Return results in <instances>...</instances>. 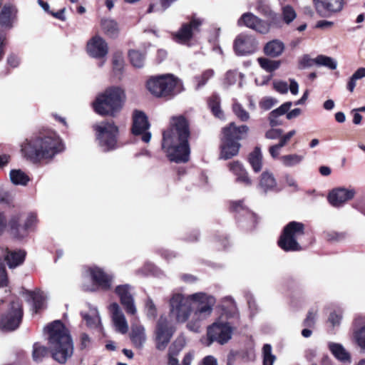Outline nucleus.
<instances>
[{
	"mask_svg": "<svg viewBox=\"0 0 365 365\" xmlns=\"http://www.w3.org/2000/svg\"><path fill=\"white\" fill-rule=\"evenodd\" d=\"M189 125L182 115L173 116L170 127L163 133L162 148L170 161L185 163L190 157Z\"/></svg>",
	"mask_w": 365,
	"mask_h": 365,
	"instance_id": "f257e3e1",
	"label": "nucleus"
},
{
	"mask_svg": "<svg viewBox=\"0 0 365 365\" xmlns=\"http://www.w3.org/2000/svg\"><path fill=\"white\" fill-rule=\"evenodd\" d=\"M65 150L60 136L53 131L39 133L26 139L21 145L22 155L32 163L51 162Z\"/></svg>",
	"mask_w": 365,
	"mask_h": 365,
	"instance_id": "f03ea898",
	"label": "nucleus"
},
{
	"mask_svg": "<svg viewBox=\"0 0 365 365\" xmlns=\"http://www.w3.org/2000/svg\"><path fill=\"white\" fill-rule=\"evenodd\" d=\"M45 330L48 334V347L54 360L64 364L73 352V345L68 329L60 321H54Z\"/></svg>",
	"mask_w": 365,
	"mask_h": 365,
	"instance_id": "7ed1b4c3",
	"label": "nucleus"
},
{
	"mask_svg": "<svg viewBox=\"0 0 365 365\" xmlns=\"http://www.w3.org/2000/svg\"><path fill=\"white\" fill-rule=\"evenodd\" d=\"M189 299L192 302L193 312L187 323V328L191 331L198 333L202 322L212 315L216 299L214 296L202 292L189 294Z\"/></svg>",
	"mask_w": 365,
	"mask_h": 365,
	"instance_id": "20e7f679",
	"label": "nucleus"
},
{
	"mask_svg": "<svg viewBox=\"0 0 365 365\" xmlns=\"http://www.w3.org/2000/svg\"><path fill=\"white\" fill-rule=\"evenodd\" d=\"M169 309L170 317L176 322H188L193 312L189 294L185 295L179 291L173 292L169 299Z\"/></svg>",
	"mask_w": 365,
	"mask_h": 365,
	"instance_id": "39448f33",
	"label": "nucleus"
},
{
	"mask_svg": "<svg viewBox=\"0 0 365 365\" xmlns=\"http://www.w3.org/2000/svg\"><path fill=\"white\" fill-rule=\"evenodd\" d=\"M304 234V225L302 222L292 221L284 228L283 232L278 241L281 249L286 252L302 250L299 240Z\"/></svg>",
	"mask_w": 365,
	"mask_h": 365,
	"instance_id": "423d86ee",
	"label": "nucleus"
},
{
	"mask_svg": "<svg viewBox=\"0 0 365 365\" xmlns=\"http://www.w3.org/2000/svg\"><path fill=\"white\" fill-rule=\"evenodd\" d=\"M125 101V93H103L97 98L93 106L98 114L114 116L122 109Z\"/></svg>",
	"mask_w": 365,
	"mask_h": 365,
	"instance_id": "0eeeda50",
	"label": "nucleus"
},
{
	"mask_svg": "<svg viewBox=\"0 0 365 365\" xmlns=\"http://www.w3.org/2000/svg\"><path fill=\"white\" fill-rule=\"evenodd\" d=\"M148 91H182V81L173 73L150 76L145 82Z\"/></svg>",
	"mask_w": 365,
	"mask_h": 365,
	"instance_id": "6e6552de",
	"label": "nucleus"
},
{
	"mask_svg": "<svg viewBox=\"0 0 365 365\" xmlns=\"http://www.w3.org/2000/svg\"><path fill=\"white\" fill-rule=\"evenodd\" d=\"M96 138L104 150H110L117 148L118 128L113 122H101L96 127Z\"/></svg>",
	"mask_w": 365,
	"mask_h": 365,
	"instance_id": "1a4fd4ad",
	"label": "nucleus"
},
{
	"mask_svg": "<svg viewBox=\"0 0 365 365\" xmlns=\"http://www.w3.org/2000/svg\"><path fill=\"white\" fill-rule=\"evenodd\" d=\"M232 329L228 322H217L207 329V346L217 341L220 344L227 343L232 336Z\"/></svg>",
	"mask_w": 365,
	"mask_h": 365,
	"instance_id": "9d476101",
	"label": "nucleus"
},
{
	"mask_svg": "<svg viewBox=\"0 0 365 365\" xmlns=\"http://www.w3.org/2000/svg\"><path fill=\"white\" fill-rule=\"evenodd\" d=\"M202 24V19L193 17L190 22L182 24L178 31L172 32L171 38L178 43L188 45L194 34L199 31Z\"/></svg>",
	"mask_w": 365,
	"mask_h": 365,
	"instance_id": "9b49d317",
	"label": "nucleus"
},
{
	"mask_svg": "<svg viewBox=\"0 0 365 365\" xmlns=\"http://www.w3.org/2000/svg\"><path fill=\"white\" fill-rule=\"evenodd\" d=\"M132 133L134 135H142V140L149 143L151 139V133L148 131L150 123L146 114L139 110H135L132 115Z\"/></svg>",
	"mask_w": 365,
	"mask_h": 365,
	"instance_id": "f8f14e48",
	"label": "nucleus"
},
{
	"mask_svg": "<svg viewBox=\"0 0 365 365\" xmlns=\"http://www.w3.org/2000/svg\"><path fill=\"white\" fill-rule=\"evenodd\" d=\"M23 316L21 305L19 301L13 302L8 312L0 322L1 329L6 331L16 329L20 324Z\"/></svg>",
	"mask_w": 365,
	"mask_h": 365,
	"instance_id": "ddd939ff",
	"label": "nucleus"
},
{
	"mask_svg": "<svg viewBox=\"0 0 365 365\" xmlns=\"http://www.w3.org/2000/svg\"><path fill=\"white\" fill-rule=\"evenodd\" d=\"M175 329L170 324L167 317L160 316L156 326V348L164 350L170 342Z\"/></svg>",
	"mask_w": 365,
	"mask_h": 365,
	"instance_id": "4468645a",
	"label": "nucleus"
},
{
	"mask_svg": "<svg viewBox=\"0 0 365 365\" xmlns=\"http://www.w3.org/2000/svg\"><path fill=\"white\" fill-rule=\"evenodd\" d=\"M132 287L128 284H120L115 287V292L120 298L121 304L128 314L135 315L137 309L131 294Z\"/></svg>",
	"mask_w": 365,
	"mask_h": 365,
	"instance_id": "2eb2a0df",
	"label": "nucleus"
},
{
	"mask_svg": "<svg viewBox=\"0 0 365 365\" xmlns=\"http://www.w3.org/2000/svg\"><path fill=\"white\" fill-rule=\"evenodd\" d=\"M238 26H245L260 34H267L270 29V24L267 21L260 19L252 13L247 12L242 15L237 21Z\"/></svg>",
	"mask_w": 365,
	"mask_h": 365,
	"instance_id": "dca6fc26",
	"label": "nucleus"
},
{
	"mask_svg": "<svg viewBox=\"0 0 365 365\" xmlns=\"http://www.w3.org/2000/svg\"><path fill=\"white\" fill-rule=\"evenodd\" d=\"M108 53V45L106 41L101 36L93 37V59L96 64L101 68L106 63Z\"/></svg>",
	"mask_w": 365,
	"mask_h": 365,
	"instance_id": "f3484780",
	"label": "nucleus"
},
{
	"mask_svg": "<svg viewBox=\"0 0 365 365\" xmlns=\"http://www.w3.org/2000/svg\"><path fill=\"white\" fill-rule=\"evenodd\" d=\"M234 48L237 54L245 56L251 54L256 49L255 39L252 36L246 34H240L236 38L234 43Z\"/></svg>",
	"mask_w": 365,
	"mask_h": 365,
	"instance_id": "a211bd4d",
	"label": "nucleus"
},
{
	"mask_svg": "<svg viewBox=\"0 0 365 365\" xmlns=\"http://www.w3.org/2000/svg\"><path fill=\"white\" fill-rule=\"evenodd\" d=\"M112 322L116 331L125 334L128 331V324L120 306L113 302L109 306Z\"/></svg>",
	"mask_w": 365,
	"mask_h": 365,
	"instance_id": "6ab92c4d",
	"label": "nucleus"
},
{
	"mask_svg": "<svg viewBox=\"0 0 365 365\" xmlns=\"http://www.w3.org/2000/svg\"><path fill=\"white\" fill-rule=\"evenodd\" d=\"M113 275L105 272L101 268L93 266V287L108 291L112 287Z\"/></svg>",
	"mask_w": 365,
	"mask_h": 365,
	"instance_id": "aec40b11",
	"label": "nucleus"
},
{
	"mask_svg": "<svg viewBox=\"0 0 365 365\" xmlns=\"http://www.w3.org/2000/svg\"><path fill=\"white\" fill-rule=\"evenodd\" d=\"M346 0H313L317 11L319 14H335L340 12Z\"/></svg>",
	"mask_w": 365,
	"mask_h": 365,
	"instance_id": "412c9836",
	"label": "nucleus"
},
{
	"mask_svg": "<svg viewBox=\"0 0 365 365\" xmlns=\"http://www.w3.org/2000/svg\"><path fill=\"white\" fill-rule=\"evenodd\" d=\"M354 194V190L339 187L329 192L328 200L332 206L338 207L342 206L347 200L352 199Z\"/></svg>",
	"mask_w": 365,
	"mask_h": 365,
	"instance_id": "4be33fe9",
	"label": "nucleus"
},
{
	"mask_svg": "<svg viewBox=\"0 0 365 365\" xmlns=\"http://www.w3.org/2000/svg\"><path fill=\"white\" fill-rule=\"evenodd\" d=\"M259 188L264 192H277L281 190L274 173L268 170L262 173L259 178Z\"/></svg>",
	"mask_w": 365,
	"mask_h": 365,
	"instance_id": "5701e85b",
	"label": "nucleus"
},
{
	"mask_svg": "<svg viewBox=\"0 0 365 365\" xmlns=\"http://www.w3.org/2000/svg\"><path fill=\"white\" fill-rule=\"evenodd\" d=\"M307 94L308 93H304L303 96L299 101H295L294 103L286 102L279 108L273 110L269 113V125L272 127L280 125L282 123L278 120V118L285 114L289 110L292 103H294V105H299L304 103L305 101L307 99Z\"/></svg>",
	"mask_w": 365,
	"mask_h": 365,
	"instance_id": "b1692460",
	"label": "nucleus"
},
{
	"mask_svg": "<svg viewBox=\"0 0 365 365\" xmlns=\"http://www.w3.org/2000/svg\"><path fill=\"white\" fill-rule=\"evenodd\" d=\"M231 209L245 217V220L248 223L247 228L252 229L255 226L257 217L254 212L244 205L242 200L232 202Z\"/></svg>",
	"mask_w": 365,
	"mask_h": 365,
	"instance_id": "393cba45",
	"label": "nucleus"
},
{
	"mask_svg": "<svg viewBox=\"0 0 365 365\" xmlns=\"http://www.w3.org/2000/svg\"><path fill=\"white\" fill-rule=\"evenodd\" d=\"M9 232L11 235L18 240L26 237L29 230L23 224H21V215H13L9 222Z\"/></svg>",
	"mask_w": 365,
	"mask_h": 365,
	"instance_id": "a878e982",
	"label": "nucleus"
},
{
	"mask_svg": "<svg viewBox=\"0 0 365 365\" xmlns=\"http://www.w3.org/2000/svg\"><path fill=\"white\" fill-rule=\"evenodd\" d=\"M257 10L269 19L268 24L271 26L282 27V21L277 14L273 11L265 0H259L256 7Z\"/></svg>",
	"mask_w": 365,
	"mask_h": 365,
	"instance_id": "bb28decb",
	"label": "nucleus"
},
{
	"mask_svg": "<svg viewBox=\"0 0 365 365\" xmlns=\"http://www.w3.org/2000/svg\"><path fill=\"white\" fill-rule=\"evenodd\" d=\"M17 8L12 4H5L0 12V25L11 29L16 20Z\"/></svg>",
	"mask_w": 365,
	"mask_h": 365,
	"instance_id": "cd10ccee",
	"label": "nucleus"
},
{
	"mask_svg": "<svg viewBox=\"0 0 365 365\" xmlns=\"http://www.w3.org/2000/svg\"><path fill=\"white\" fill-rule=\"evenodd\" d=\"M230 171L236 177V182L245 185H252V180L243 165L239 161H233L228 164Z\"/></svg>",
	"mask_w": 365,
	"mask_h": 365,
	"instance_id": "c85d7f7f",
	"label": "nucleus"
},
{
	"mask_svg": "<svg viewBox=\"0 0 365 365\" xmlns=\"http://www.w3.org/2000/svg\"><path fill=\"white\" fill-rule=\"evenodd\" d=\"M240 148V144L238 142L231 140L229 137L227 138L222 136L220 158L227 160L237 155Z\"/></svg>",
	"mask_w": 365,
	"mask_h": 365,
	"instance_id": "c756f323",
	"label": "nucleus"
},
{
	"mask_svg": "<svg viewBox=\"0 0 365 365\" xmlns=\"http://www.w3.org/2000/svg\"><path fill=\"white\" fill-rule=\"evenodd\" d=\"M249 130L247 125L236 126L234 123H230L227 127L222 130L223 137L230 138L232 140H238L244 138Z\"/></svg>",
	"mask_w": 365,
	"mask_h": 365,
	"instance_id": "7c9ffc66",
	"label": "nucleus"
},
{
	"mask_svg": "<svg viewBox=\"0 0 365 365\" xmlns=\"http://www.w3.org/2000/svg\"><path fill=\"white\" fill-rule=\"evenodd\" d=\"M101 29L108 37L116 38L120 31L118 23L113 19L104 17L101 19Z\"/></svg>",
	"mask_w": 365,
	"mask_h": 365,
	"instance_id": "2f4dec72",
	"label": "nucleus"
},
{
	"mask_svg": "<svg viewBox=\"0 0 365 365\" xmlns=\"http://www.w3.org/2000/svg\"><path fill=\"white\" fill-rule=\"evenodd\" d=\"M130 338L135 347L141 349L146 340L144 327L141 324L133 323L131 326Z\"/></svg>",
	"mask_w": 365,
	"mask_h": 365,
	"instance_id": "473e14b6",
	"label": "nucleus"
},
{
	"mask_svg": "<svg viewBox=\"0 0 365 365\" xmlns=\"http://www.w3.org/2000/svg\"><path fill=\"white\" fill-rule=\"evenodd\" d=\"M328 347L334 357L341 362H350V354L345 349L342 344L335 342H329Z\"/></svg>",
	"mask_w": 365,
	"mask_h": 365,
	"instance_id": "72a5a7b5",
	"label": "nucleus"
},
{
	"mask_svg": "<svg viewBox=\"0 0 365 365\" xmlns=\"http://www.w3.org/2000/svg\"><path fill=\"white\" fill-rule=\"evenodd\" d=\"M113 72L115 76L120 78L125 67L123 52L121 50H115L112 56Z\"/></svg>",
	"mask_w": 365,
	"mask_h": 365,
	"instance_id": "f704fd0d",
	"label": "nucleus"
},
{
	"mask_svg": "<svg viewBox=\"0 0 365 365\" xmlns=\"http://www.w3.org/2000/svg\"><path fill=\"white\" fill-rule=\"evenodd\" d=\"M79 285L84 292L91 290V267L89 264L83 265L81 268Z\"/></svg>",
	"mask_w": 365,
	"mask_h": 365,
	"instance_id": "c9c22d12",
	"label": "nucleus"
},
{
	"mask_svg": "<svg viewBox=\"0 0 365 365\" xmlns=\"http://www.w3.org/2000/svg\"><path fill=\"white\" fill-rule=\"evenodd\" d=\"M284 50V44L279 40H272L266 43L264 47V52L267 56L277 57Z\"/></svg>",
	"mask_w": 365,
	"mask_h": 365,
	"instance_id": "e433bc0d",
	"label": "nucleus"
},
{
	"mask_svg": "<svg viewBox=\"0 0 365 365\" xmlns=\"http://www.w3.org/2000/svg\"><path fill=\"white\" fill-rule=\"evenodd\" d=\"M25 256L26 252L23 250L9 251L5 256V260L9 268H15L23 263Z\"/></svg>",
	"mask_w": 365,
	"mask_h": 365,
	"instance_id": "4c0bfd02",
	"label": "nucleus"
},
{
	"mask_svg": "<svg viewBox=\"0 0 365 365\" xmlns=\"http://www.w3.org/2000/svg\"><path fill=\"white\" fill-rule=\"evenodd\" d=\"M249 163L255 173L262 168V154L259 148L256 147L249 155Z\"/></svg>",
	"mask_w": 365,
	"mask_h": 365,
	"instance_id": "58836bf2",
	"label": "nucleus"
},
{
	"mask_svg": "<svg viewBox=\"0 0 365 365\" xmlns=\"http://www.w3.org/2000/svg\"><path fill=\"white\" fill-rule=\"evenodd\" d=\"M273 86L277 91H298L299 89L297 82L293 79H289V83L283 81H274Z\"/></svg>",
	"mask_w": 365,
	"mask_h": 365,
	"instance_id": "ea45409f",
	"label": "nucleus"
},
{
	"mask_svg": "<svg viewBox=\"0 0 365 365\" xmlns=\"http://www.w3.org/2000/svg\"><path fill=\"white\" fill-rule=\"evenodd\" d=\"M10 179L14 185H26L30 180L29 176L21 170H12Z\"/></svg>",
	"mask_w": 365,
	"mask_h": 365,
	"instance_id": "a19ab883",
	"label": "nucleus"
},
{
	"mask_svg": "<svg viewBox=\"0 0 365 365\" xmlns=\"http://www.w3.org/2000/svg\"><path fill=\"white\" fill-rule=\"evenodd\" d=\"M314 64L324 66L330 70H335L337 67V61L329 56L319 55L314 58Z\"/></svg>",
	"mask_w": 365,
	"mask_h": 365,
	"instance_id": "79ce46f5",
	"label": "nucleus"
},
{
	"mask_svg": "<svg viewBox=\"0 0 365 365\" xmlns=\"http://www.w3.org/2000/svg\"><path fill=\"white\" fill-rule=\"evenodd\" d=\"M304 157L300 155L297 154H289V155H284L279 158L280 162L282 164L288 168L294 167L299 163L303 160Z\"/></svg>",
	"mask_w": 365,
	"mask_h": 365,
	"instance_id": "37998d69",
	"label": "nucleus"
},
{
	"mask_svg": "<svg viewBox=\"0 0 365 365\" xmlns=\"http://www.w3.org/2000/svg\"><path fill=\"white\" fill-rule=\"evenodd\" d=\"M263 365H273L276 360V356L272 353V346L265 344L262 349Z\"/></svg>",
	"mask_w": 365,
	"mask_h": 365,
	"instance_id": "c03bdc74",
	"label": "nucleus"
},
{
	"mask_svg": "<svg viewBox=\"0 0 365 365\" xmlns=\"http://www.w3.org/2000/svg\"><path fill=\"white\" fill-rule=\"evenodd\" d=\"M282 17L284 24H290L296 18L297 13L294 8L289 5H282Z\"/></svg>",
	"mask_w": 365,
	"mask_h": 365,
	"instance_id": "a18cd8bd",
	"label": "nucleus"
},
{
	"mask_svg": "<svg viewBox=\"0 0 365 365\" xmlns=\"http://www.w3.org/2000/svg\"><path fill=\"white\" fill-rule=\"evenodd\" d=\"M214 74L215 72L212 69H207L201 75L195 76L194 78V81L196 83L195 88L197 90L202 88Z\"/></svg>",
	"mask_w": 365,
	"mask_h": 365,
	"instance_id": "49530a36",
	"label": "nucleus"
},
{
	"mask_svg": "<svg viewBox=\"0 0 365 365\" xmlns=\"http://www.w3.org/2000/svg\"><path fill=\"white\" fill-rule=\"evenodd\" d=\"M209 107L213 115L218 118H223V112L220 108V100L217 96H213L208 101Z\"/></svg>",
	"mask_w": 365,
	"mask_h": 365,
	"instance_id": "de8ad7c7",
	"label": "nucleus"
},
{
	"mask_svg": "<svg viewBox=\"0 0 365 365\" xmlns=\"http://www.w3.org/2000/svg\"><path fill=\"white\" fill-rule=\"evenodd\" d=\"M365 77V68H358L350 77L346 88L349 91H353L356 86V81Z\"/></svg>",
	"mask_w": 365,
	"mask_h": 365,
	"instance_id": "09e8293b",
	"label": "nucleus"
},
{
	"mask_svg": "<svg viewBox=\"0 0 365 365\" xmlns=\"http://www.w3.org/2000/svg\"><path fill=\"white\" fill-rule=\"evenodd\" d=\"M131 64L136 68H141L144 65L145 55L136 50H131L128 53Z\"/></svg>",
	"mask_w": 365,
	"mask_h": 365,
	"instance_id": "8fccbe9b",
	"label": "nucleus"
},
{
	"mask_svg": "<svg viewBox=\"0 0 365 365\" xmlns=\"http://www.w3.org/2000/svg\"><path fill=\"white\" fill-rule=\"evenodd\" d=\"M353 338L361 351L365 353V324L354 331Z\"/></svg>",
	"mask_w": 365,
	"mask_h": 365,
	"instance_id": "3c124183",
	"label": "nucleus"
},
{
	"mask_svg": "<svg viewBox=\"0 0 365 365\" xmlns=\"http://www.w3.org/2000/svg\"><path fill=\"white\" fill-rule=\"evenodd\" d=\"M48 354V349L41 345L40 343L36 342L33 346L32 356L33 359L36 361H41Z\"/></svg>",
	"mask_w": 365,
	"mask_h": 365,
	"instance_id": "603ef678",
	"label": "nucleus"
},
{
	"mask_svg": "<svg viewBox=\"0 0 365 365\" xmlns=\"http://www.w3.org/2000/svg\"><path fill=\"white\" fill-rule=\"evenodd\" d=\"M258 62L260 66L268 72L277 69L280 65L279 61H272L266 58H259Z\"/></svg>",
	"mask_w": 365,
	"mask_h": 365,
	"instance_id": "864d4df0",
	"label": "nucleus"
},
{
	"mask_svg": "<svg viewBox=\"0 0 365 365\" xmlns=\"http://www.w3.org/2000/svg\"><path fill=\"white\" fill-rule=\"evenodd\" d=\"M29 296L33 300L34 307L36 312H37L38 310L41 309L43 307L44 301L43 293L41 291H34L29 292Z\"/></svg>",
	"mask_w": 365,
	"mask_h": 365,
	"instance_id": "5fc2aeb1",
	"label": "nucleus"
},
{
	"mask_svg": "<svg viewBox=\"0 0 365 365\" xmlns=\"http://www.w3.org/2000/svg\"><path fill=\"white\" fill-rule=\"evenodd\" d=\"M38 220L36 213L29 212L26 215L25 219L24 220L23 224L30 232L35 229L38 224Z\"/></svg>",
	"mask_w": 365,
	"mask_h": 365,
	"instance_id": "6e6d98bb",
	"label": "nucleus"
},
{
	"mask_svg": "<svg viewBox=\"0 0 365 365\" xmlns=\"http://www.w3.org/2000/svg\"><path fill=\"white\" fill-rule=\"evenodd\" d=\"M232 110L234 113L237 115V117L240 118L242 121H247L249 120V113L242 108V106L240 103H233Z\"/></svg>",
	"mask_w": 365,
	"mask_h": 365,
	"instance_id": "4d7b16f0",
	"label": "nucleus"
},
{
	"mask_svg": "<svg viewBox=\"0 0 365 365\" xmlns=\"http://www.w3.org/2000/svg\"><path fill=\"white\" fill-rule=\"evenodd\" d=\"M242 75L237 71H228L226 73L225 78V83L228 85H232L240 80Z\"/></svg>",
	"mask_w": 365,
	"mask_h": 365,
	"instance_id": "13d9d810",
	"label": "nucleus"
},
{
	"mask_svg": "<svg viewBox=\"0 0 365 365\" xmlns=\"http://www.w3.org/2000/svg\"><path fill=\"white\" fill-rule=\"evenodd\" d=\"M145 310L147 317L149 319H155L157 317V308L153 301L150 298H148L145 302Z\"/></svg>",
	"mask_w": 365,
	"mask_h": 365,
	"instance_id": "bf43d9fd",
	"label": "nucleus"
},
{
	"mask_svg": "<svg viewBox=\"0 0 365 365\" xmlns=\"http://www.w3.org/2000/svg\"><path fill=\"white\" fill-rule=\"evenodd\" d=\"M9 278L6 271L4 263L0 257V287H7L9 284Z\"/></svg>",
	"mask_w": 365,
	"mask_h": 365,
	"instance_id": "052dcab7",
	"label": "nucleus"
},
{
	"mask_svg": "<svg viewBox=\"0 0 365 365\" xmlns=\"http://www.w3.org/2000/svg\"><path fill=\"white\" fill-rule=\"evenodd\" d=\"M283 130L279 128H272L265 133V138L267 139L274 140L282 136Z\"/></svg>",
	"mask_w": 365,
	"mask_h": 365,
	"instance_id": "680f3d73",
	"label": "nucleus"
},
{
	"mask_svg": "<svg viewBox=\"0 0 365 365\" xmlns=\"http://www.w3.org/2000/svg\"><path fill=\"white\" fill-rule=\"evenodd\" d=\"M353 207L365 215V194L357 198Z\"/></svg>",
	"mask_w": 365,
	"mask_h": 365,
	"instance_id": "e2e57ef3",
	"label": "nucleus"
},
{
	"mask_svg": "<svg viewBox=\"0 0 365 365\" xmlns=\"http://www.w3.org/2000/svg\"><path fill=\"white\" fill-rule=\"evenodd\" d=\"M325 238L330 242H339L344 238V235L336 232H327L325 233Z\"/></svg>",
	"mask_w": 365,
	"mask_h": 365,
	"instance_id": "0e129e2a",
	"label": "nucleus"
},
{
	"mask_svg": "<svg viewBox=\"0 0 365 365\" xmlns=\"http://www.w3.org/2000/svg\"><path fill=\"white\" fill-rule=\"evenodd\" d=\"M277 103V101L272 98H265L259 103V106L264 110L271 109Z\"/></svg>",
	"mask_w": 365,
	"mask_h": 365,
	"instance_id": "69168bd1",
	"label": "nucleus"
},
{
	"mask_svg": "<svg viewBox=\"0 0 365 365\" xmlns=\"http://www.w3.org/2000/svg\"><path fill=\"white\" fill-rule=\"evenodd\" d=\"M153 98L161 100L162 101H168L175 97V93H151Z\"/></svg>",
	"mask_w": 365,
	"mask_h": 365,
	"instance_id": "338daca9",
	"label": "nucleus"
},
{
	"mask_svg": "<svg viewBox=\"0 0 365 365\" xmlns=\"http://www.w3.org/2000/svg\"><path fill=\"white\" fill-rule=\"evenodd\" d=\"M283 179L285 183L289 186L293 188L294 191L299 190L298 185L295 180V179L290 175L289 174H285L283 177Z\"/></svg>",
	"mask_w": 365,
	"mask_h": 365,
	"instance_id": "774afa93",
	"label": "nucleus"
}]
</instances>
